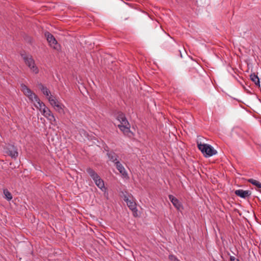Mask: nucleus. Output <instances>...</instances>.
I'll use <instances>...</instances> for the list:
<instances>
[{"label":"nucleus","mask_w":261,"mask_h":261,"mask_svg":"<svg viewBox=\"0 0 261 261\" xmlns=\"http://www.w3.org/2000/svg\"><path fill=\"white\" fill-rule=\"evenodd\" d=\"M116 119L120 123V124L118 125V128L125 135L130 137V135L133 133L130 130V125L125 114L121 112H118L116 115Z\"/></svg>","instance_id":"1"},{"label":"nucleus","mask_w":261,"mask_h":261,"mask_svg":"<svg viewBox=\"0 0 261 261\" xmlns=\"http://www.w3.org/2000/svg\"><path fill=\"white\" fill-rule=\"evenodd\" d=\"M198 149L205 157H210L217 153V151L211 145L197 143Z\"/></svg>","instance_id":"2"},{"label":"nucleus","mask_w":261,"mask_h":261,"mask_svg":"<svg viewBox=\"0 0 261 261\" xmlns=\"http://www.w3.org/2000/svg\"><path fill=\"white\" fill-rule=\"evenodd\" d=\"M21 56L25 63L30 68L31 70L35 74L38 73L39 72V69L35 65V61L32 56L27 54H21Z\"/></svg>","instance_id":"3"},{"label":"nucleus","mask_w":261,"mask_h":261,"mask_svg":"<svg viewBox=\"0 0 261 261\" xmlns=\"http://www.w3.org/2000/svg\"><path fill=\"white\" fill-rule=\"evenodd\" d=\"M124 200L126 202L128 207L134 213V216H137V209L136 207V203L133 199H129L127 196H124Z\"/></svg>","instance_id":"4"},{"label":"nucleus","mask_w":261,"mask_h":261,"mask_svg":"<svg viewBox=\"0 0 261 261\" xmlns=\"http://www.w3.org/2000/svg\"><path fill=\"white\" fill-rule=\"evenodd\" d=\"M6 153L14 159H16L18 154L17 148L13 145H8L7 146Z\"/></svg>","instance_id":"5"},{"label":"nucleus","mask_w":261,"mask_h":261,"mask_svg":"<svg viewBox=\"0 0 261 261\" xmlns=\"http://www.w3.org/2000/svg\"><path fill=\"white\" fill-rule=\"evenodd\" d=\"M45 35L50 46L54 49H58L57 41L56 40L54 36L49 32L46 33L45 34Z\"/></svg>","instance_id":"6"},{"label":"nucleus","mask_w":261,"mask_h":261,"mask_svg":"<svg viewBox=\"0 0 261 261\" xmlns=\"http://www.w3.org/2000/svg\"><path fill=\"white\" fill-rule=\"evenodd\" d=\"M42 114L48 120L50 121V122L53 125L56 124V120L55 117L53 113L48 108L44 111L42 113Z\"/></svg>","instance_id":"7"},{"label":"nucleus","mask_w":261,"mask_h":261,"mask_svg":"<svg viewBox=\"0 0 261 261\" xmlns=\"http://www.w3.org/2000/svg\"><path fill=\"white\" fill-rule=\"evenodd\" d=\"M234 193L237 196L244 199L250 197L251 194V192L250 191H244L242 189L236 190Z\"/></svg>","instance_id":"8"},{"label":"nucleus","mask_w":261,"mask_h":261,"mask_svg":"<svg viewBox=\"0 0 261 261\" xmlns=\"http://www.w3.org/2000/svg\"><path fill=\"white\" fill-rule=\"evenodd\" d=\"M115 165H116L117 169L119 171L120 173L121 174L123 177L125 178L128 176V174L124 167L119 161L116 162Z\"/></svg>","instance_id":"9"},{"label":"nucleus","mask_w":261,"mask_h":261,"mask_svg":"<svg viewBox=\"0 0 261 261\" xmlns=\"http://www.w3.org/2000/svg\"><path fill=\"white\" fill-rule=\"evenodd\" d=\"M86 171L94 180V182H95V181L100 178V176L98 175V174L91 168H88L86 169Z\"/></svg>","instance_id":"10"},{"label":"nucleus","mask_w":261,"mask_h":261,"mask_svg":"<svg viewBox=\"0 0 261 261\" xmlns=\"http://www.w3.org/2000/svg\"><path fill=\"white\" fill-rule=\"evenodd\" d=\"M169 198L173 205L177 209L179 210L181 207V204L179 201L172 195H169Z\"/></svg>","instance_id":"11"},{"label":"nucleus","mask_w":261,"mask_h":261,"mask_svg":"<svg viewBox=\"0 0 261 261\" xmlns=\"http://www.w3.org/2000/svg\"><path fill=\"white\" fill-rule=\"evenodd\" d=\"M38 87L42 92L47 97L50 96V92L47 87H45L41 83L38 84Z\"/></svg>","instance_id":"12"},{"label":"nucleus","mask_w":261,"mask_h":261,"mask_svg":"<svg viewBox=\"0 0 261 261\" xmlns=\"http://www.w3.org/2000/svg\"><path fill=\"white\" fill-rule=\"evenodd\" d=\"M37 104L35 105V107L39 109V110L42 113L44 111H45L46 109H47L48 108L46 107V106L44 105V103L41 101L39 99H37V101H36Z\"/></svg>","instance_id":"13"},{"label":"nucleus","mask_w":261,"mask_h":261,"mask_svg":"<svg viewBox=\"0 0 261 261\" xmlns=\"http://www.w3.org/2000/svg\"><path fill=\"white\" fill-rule=\"evenodd\" d=\"M107 155H108L109 160L111 162L114 163L115 164L116 162L118 161V156L115 152H114L113 151L108 152L107 153Z\"/></svg>","instance_id":"14"},{"label":"nucleus","mask_w":261,"mask_h":261,"mask_svg":"<svg viewBox=\"0 0 261 261\" xmlns=\"http://www.w3.org/2000/svg\"><path fill=\"white\" fill-rule=\"evenodd\" d=\"M250 80L254 83V84L258 86V87L260 86V82L259 79L255 73H252L250 75Z\"/></svg>","instance_id":"15"},{"label":"nucleus","mask_w":261,"mask_h":261,"mask_svg":"<svg viewBox=\"0 0 261 261\" xmlns=\"http://www.w3.org/2000/svg\"><path fill=\"white\" fill-rule=\"evenodd\" d=\"M95 184L102 191L106 190V188L105 187L104 181L100 177L95 181Z\"/></svg>","instance_id":"16"},{"label":"nucleus","mask_w":261,"mask_h":261,"mask_svg":"<svg viewBox=\"0 0 261 261\" xmlns=\"http://www.w3.org/2000/svg\"><path fill=\"white\" fill-rule=\"evenodd\" d=\"M47 99L50 103V104L53 107H55V105H58L59 103H60V102L57 99V98L50 95V96H49L48 97H47Z\"/></svg>","instance_id":"17"},{"label":"nucleus","mask_w":261,"mask_h":261,"mask_svg":"<svg viewBox=\"0 0 261 261\" xmlns=\"http://www.w3.org/2000/svg\"><path fill=\"white\" fill-rule=\"evenodd\" d=\"M248 181L256 186L258 189H259V191L261 192V183H260L258 181L252 178H250L248 180Z\"/></svg>","instance_id":"18"},{"label":"nucleus","mask_w":261,"mask_h":261,"mask_svg":"<svg viewBox=\"0 0 261 261\" xmlns=\"http://www.w3.org/2000/svg\"><path fill=\"white\" fill-rule=\"evenodd\" d=\"M21 90L25 94V95L27 96L29 94H30L32 91L29 89L27 86L24 84L21 85Z\"/></svg>","instance_id":"19"},{"label":"nucleus","mask_w":261,"mask_h":261,"mask_svg":"<svg viewBox=\"0 0 261 261\" xmlns=\"http://www.w3.org/2000/svg\"><path fill=\"white\" fill-rule=\"evenodd\" d=\"M3 193L5 195V198L8 200L10 201L12 199L11 193L7 189H4Z\"/></svg>","instance_id":"20"},{"label":"nucleus","mask_w":261,"mask_h":261,"mask_svg":"<svg viewBox=\"0 0 261 261\" xmlns=\"http://www.w3.org/2000/svg\"><path fill=\"white\" fill-rule=\"evenodd\" d=\"M28 98L31 100L32 101H33L34 99L36 102L37 101L38 99H39L38 96L34 93L33 92H31L30 94H29L27 96Z\"/></svg>","instance_id":"21"},{"label":"nucleus","mask_w":261,"mask_h":261,"mask_svg":"<svg viewBox=\"0 0 261 261\" xmlns=\"http://www.w3.org/2000/svg\"><path fill=\"white\" fill-rule=\"evenodd\" d=\"M63 107L64 106L60 103L58 105H55V107H54L56 111L60 113H62L63 112Z\"/></svg>","instance_id":"22"},{"label":"nucleus","mask_w":261,"mask_h":261,"mask_svg":"<svg viewBox=\"0 0 261 261\" xmlns=\"http://www.w3.org/2000/svg\"><path fill=\"white\" fill-rule=\"evenodd\" d=\"M169 259L171 260V261H179L177 258V257L173 255H170L169 256Z\"/></svg>","instance_id":"23"},{"label":"nucleus","mask_w":261,"mask_h":261,"mask_svg":"<svg viewBox=\"0 0 261 261\" xmlns=\"http://www.w3.org/2000/svg\"><path fill=\"white\" fill-rule=\"evenodd\" d=\"M230 261H240L239 259L236 258L234 256H231L230 257Z\"/></svg>","instance_id":"24"},{"label":"nucleus","mask_w":261,"mask_h":261,"mask_svg":"<svg viewBox=\"0 0 261 261\" xmlns=\"http://www.w3.org/2000/svg\"><path fill=\"white\" fill-rule=\"evenodd\" d=\"M179 53H180V57H182V55H181V52H180V50H179Z\"/></svg>","instance_id":"25"}]
</instances>
